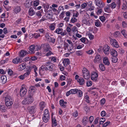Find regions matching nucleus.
<instances>
[{
  "label": "nucleus",
  "instance_id": "obj_1",
  "mask_svg": "<svg viewBox=\"0 0 127 127\" xmlns=\"http://www.w3.org/2000/svg\"><path fill=\"white\" fill-rule=\"evenodd\" d=\"M42 118L43 121L45 123H47L49 119V113L48 110L45 109Z\"/></svg>",
  "mask_w": 127,
  "mask_h": 127
},
{
  "label": "nucleus",
  "instance_id": "obj_2",
  "mask_svg": "<svg viewBox=\"0 0 127 127\" xmlns=\"http://www.w3.org/2000/svg\"><path fill=\"white\" fill-rule=\"evenodd\" d=\"M46 65V69L47 71L48 70L51 71H54L55 70V66L53 64L48 62L45 63Z\"/></svg>",
  "mask_w": 127,
  "mask_h": 127
},
{
  "label": "nucleus",
  "instance_id": "obj_3",
  "mask_svg": "<svg viewBox=\"0 0 127 127\" xmlns=\"http://www.w3.org/2000/svg\"><path fill=\"white\" fill-rule=\"evenodd\" d=\"M5 102L7 106H10L12 105L13 103V100L10 96L8 95L5 97Z\"/></svg>",
  "mask_w": 127,
  "mask_h": 127
},
{
  "label": "nucleus",
  "instance_id": "obj_4",
  "mask_svg": "<svg viewBox=\"0 0 127 127\" xmlns=\"http://www.w3.org/2000/svg\"><path fill=\"white\" fill-rule=\"evenodd\" d=\"M33 100V98L31 95L28 96L26 98H25L22 101V103L23 104H26L31 103Z\"/></svg>",
  "mask_w": 127,
  "mask_h": 127
},
{
  "label": "nucleus",
  "instance_id": "obj_5",
  "mask_svg": "<svg viewBox=\"0 0 127 127\" xmlns=\"http://www.w3.org/2000/svg\"><path fill=\"white\" fill-rule=\"evenodd\" d=\"M41 47L43 49L44 51L45 52H48L50 51H51L52 50L49 44L48 43L42 44Z\"/></svg>",
  "mask_w": 127,
  "mask_h": 127
},
{
  "label": "nucleus",
  "instance_id": "obj_6",
  "mask_svg": "<svg viewBox=\"0 0 127 127\" xmlns=\"http://www.w3.org/2000/svg\"><path fill=\"white\" fill-rule=\"evenodd\" d=\"M98 76V72L97 71H93L91 74V79L95 82L97 81Z\"/></svg>",
  "mask_w": 127,
  "mask_h": 127
},
{
  "label": "nucleus",
  "instance_id": "obj_7",
  "mask_svg": "<svg viewBox=\"0 0 127 127\" xmlns=\"http://www.w3.org/2000/svg\"><path fill=\"white\" fill-rule=\"evenodd\" d=\"M110 43L112 46L115 48H118L119 47L118 42L116 39L112 38L110 40Z\"/></svg>",
  "mask_w": 127,
  "mask_h": 127
},
{
  "label": "nucleus",
  "instance_id": "obj_8",
  "mask_svg": "<svg viewBox=\"0 0 127 127\" xmlns=\"http://www.w3.org/2000/svg\"><path fill=\"white\" fill-rule=\"evenodd\" d=\"M95 2L96 5L99 8H102L104 5V3L101 0H95Z\"/></svg>",
  "mask_w": 127,
  "mask_h": 127
},
{
  "label": "nucleus",
  "instance_id": "obj_9",
  "mask_svg": "<svg viewBox=\"0 0 127 127\" xmlns=\"http://www.w3.org/2000/svg\"><path fill=\"white\" fill-rule=\"evenodd\" d=\"M77 89H71L67 92L66 94V95L67 96H68L70 94H75L77 93Z\"/></svg>",
  "mask_w": 127,
  "mask_h": 127
},
{
  "label": "nucleus",
  "instance_id": "obj_10",
  "mask_svg": "<svg viewBox=\"0 0 127 127\" xmlns=\"http://www.w3.org/2000/svg\"><path fill=\"white\" fill-rule=\"evenodd\" d=\"M110 48L108 45H105L103 48V52L106 55H108L109 53V50Z\"/></svg>",
  "mask_w": 127,
  "mask_h": 127
},
{
  "label": "nucleus",
  "instance_id": "obj_11",
  "mask_svg": "<svg viewBox=\"0 0 127 127\" xmlns=\"http://www.w3.org/2000/svg\"><path fill=\"white\" fill-rule=\"evenodd\" d=\"M36 109V107L35 106L29 107V112L31 114H33L35 113Z\"/></svg>",
  "mask_w": 127,
  "mask_h": 127
},
{
  "label": "nucleus",
  "instance_id": "obj_12",
  "mask_svg": "<svg viewBox=\"0 0 127 127\" xmlns=\"http://www.w3.org/2000/svg\"><path fill=\"white\" fill-rule=\"evenodd\" d=\"M33 3L32 0H26L24 4L25 6L27 8H29L32 5Z\"/></svg>",
  "mask_w": 127,
  "mask_h": 127
},
{
  "label": "nucleus",
  "instance_id": "obj_13",
  "mask_svg": "<svg viewBox=\"0 0 127 127\" xmlns=\"http://www.w3.org/2000/svg\"><path fill=\"white\" fill-rule=\"evenodd\" d=\"M27 90L24 87H22L20 91V95L21 97H23L26 94Z\"/></svg>",
  "mask_w": 127,
  "mask_h": 127
},
{
  "label": "nucleus",
  "instance_id": "obj_14",
  "mask_svg": "<svg viewBox=\"0 0 127 127\" xmlns=\"http://www.w3.org/2000/svg\"><path fill=\"white\" fill-rule=\"evenodd\" d=\"M21 10V7L20 6H16L13 8V11L15 13L17 14L20 12Z\"/></svg>",
  "mask_w": 127,
  "mask_h": 127
},
{
  "label": "nucleus",
  "instance_id": "obj_15",
  "mask_svg": "<svg viewBox=\"0 0 127 127\" xmlns=\"http://www.w3.org/2000/svg\"><path fill=\"white\" fill-rule=\"evenodd\" d=\"M46 17L48 19H51L52 17V11L50 10L46 12Z\"/></svg>",
  "mask_w": 127,
  "mask_h": 127
},
{
  "label": "nucleus",
  "instance_id": "obj_16",
  "mask_svg": "<svg viewBox=\"0 0 127 127\" xmlns=\"http://www.w3.org/2000/svg\"><path fill=\"white\" fill-rule=\"evenodd\" d=\"M35 46L34 45H32L30 46L29 51L30 53L31 54H34L35 53L34 49Z\"/></svg>",
  "mask_w": 127,
  "mask_h": 127
},
{
  "label": "nucleus",
  "instance_id": "obj_17",
  "mask_svg": "<svg viewBox=\"0 0 127 127\" xmlns=\"http://www.w3.org/2000/svg\"><path fill=\"white\" fill-rule=\"evenodd\" d=\"M90 20V19L89 18H85L83 20L82 22L85 24L89 26L91 24Z\"/></svg>",
  "mask_w": 127,
  "mask_h": 127
},
{
  "label": "nucleus",
  "instance_id": "obj_18",
  "mask_svg": "<svg viewBox=\"0 0 127 127\" xmlns=\"http://www.w3.org/2000/svg\"><path fill=\"white\" fill-rule=\"evenodd\" d=\"M26 67V65L25 63H23L18 66V69L19 71H21L24 69Z\"/></svg>",
  "mask_w": 127,
  "mask_h": 127
},
{
  "label": "nucleus",
  "instance_id": "obj_19",
  "mask_svg": "<svg viewBox=\"0 0 127 127\" xmlns=\"http://www.w3.org/2000/svg\"><path fill=\"white\" fill-rule=\"evenodd\" d=\"M103 63L105 65H108L110 64L108 58L106 57L103 58Z\"/></svg>",
  "mask_w": 127,
  "mask_h": 127
},
{
  "label": "nucleus",
  "instance_id": "obj_20",
  "mask_svg": "<svg viewBox=\"0 0 127 127\" xmlns=\"http://www.w3.org/2000/svg\"><path fill=\"white\" fill-rule=\"evenodd\" d=\"M88 117L87 116L84 117L82 120V122L83 125L86 126L88 122Z\"/></svg>",
  "mask_w": 127,
  "mask_h": 127
},
{
  "label": "nucleus",
  "instance_id": "obj_21",
  "mask_svg": "<svg viewBox=\"0 0 127 127\" xmlns=\"http://www.w3.org/2000/svg\"><path fill=\"white\" fill-rule=\"evenodd\" d=\"M35 12L34 11L32 7H30L28 11L29 15L30 16H32L34 15L35 14Z\"/></svg>",
  "mask_w": 127,
  "mask_h": 127
},
{
  "label": "nucleus",
  "instance_id": "obj_22",
  "mask_svg": "<svg viewBox=\"0 0 127 127\" xmlns=\"http://www.w3.org/2000/svg\"><path fill=\"white\" fill-rule=\"evenodd\" d=\"M21 60L20 59L19 57H17L13 59L12 60V62L15 64H17L21 62Z\"/></svg>",
  "mask_w": 127,
  "mask_h": 127
},
{
  "label": "nucleus",
  "instance_id": "obj_23",
  "mask_svg": "<svg viewBox=\"0 0 127 127\" xmlns=\"http://www.w3.org/2000/svg\"><path fill=\"white\" fill-rule=\"evenodd\" d=\"M101 60L100 56L99 55H97L95 58L94 61L95 63H98Z\"/></svg>",
  "mask_w": 127,
  "mask_h": 127
},
{
  "label": "nucleus",
  "instance_id": "obj_24",
  "mask_svg": "<svg viewBox=\"0 0 127 127\" xmlns=\"http://www.w3.org/2000/svg\"><path fill=\"white\" fill-rule=\"evenodd\" d=\"M110 54L112 57H117L118 55V53L116 51L112 49L110 50Z\"/></svg>",
  "mask_w": 127,
  "mask_h": 127
},
{
  "label": "nucleus",
  "instance_id": "obj_25",
  "mask_svg": "<svg viewBox=\"0 0 127 127\" xmlns=\"http://www.w3.org/2000/svg\"><path fill=\"white\" fill-rule=\"evenodd\" d=\"M63 63L64 66L66 67L67 65L70 64L69 60L68 59H65L63 61Z\"/></svg>",
  "mask_w": 127,
  "mask_h": 127
},
{
  "label": "nucleus",
  "instance_id": "obj_26",
  "mask_svg": "<svg viewBox=\"0 0 127 127\" xmlns=\"http://www.w3.org/2000/svg\"><path fill=\"white\" fill-rule=\"evenodd\" d=\"M60 103L61 106L65 107H66V105L67 103V102L66 101H64L63 99H61L60 101Z\"/></svg>",
  "mask_w": 127,
  "mask_h": 127
},
{
  "label": "nucleus",
  "instance_id": "obj_27",
  "mask_svg": "<svg viewBox=\"0 0 127 127\" xmlns=\"http://www.w3.org/2000/svg\"><path fill=\"white\" fill-rule=\"evenodd\" d=\"M81 41L85 44L88 43V40L85 37H82L80 39Z\"/></svg>",
  "mask_w": 127,
  "mask_h": 127
},
{
  "label": "nucleus",
  "instance_id": "obj_28",
  "mask_svg": "<svg viewBox=\"0 0 127 127\" xmlns=\"http://www.w3.org/2000/svg\"><path fill=\"white\" fill-rule=\"evenodd\" d=\"M78 82L80 85H82L84 84L85 82L84 79L80 77L77 80Z\"/></svg>",
  "mask_w": 127,
  "mask_h": 127
},
{
  "label": "nucleus",
  "instance_id": "obj_29",
  "mask_svg": "<svg viewBox=\"0 0 127 127\" xmlns=\"http://www.w3.org/2000/svg\"><path fill=\"white\" fill-rule=\"evenodd\" d=\"M95 25L96 27H101L102 24L99 20H97L95 22Z\"/></svg>",
  "mask_w": 127,
  "mask_h": 127
},
{
  "label": "nucleus",
  "instance_id": "obj_30",
  "mask_svg": "<svg viewBox=\"0 0 127 127\" xmlns=\"http://www.w3.org/2000/svg\"><path fill=\"white\" fill-rule=\"evenodd\" d=\"M77 92V94L78 97H81L83 95V93L81 91L78 89V90Z\"/></svg>",
  "mask_w": 127,
  "mask_h": 127
},
{
  "label": "nucleus",
  "instance_id": "obj_31",
  "mask_svg": "<svg viewBox=\"0 0 127 127\" xmlns=\"http://www.w3.org/2000/svg\"><path fill=\"white\" fill-rule=\"evenodd\" d=\"M45 106V103L43 102H41L40 103L39 107L40 109L42 110Z\"/></svg>",
  "mask_w": 127,
  "mask_h": 127
},
{
  "label": "nucleus",
  "instance_id": "obj_32",
  "mask_svg": "<svg viewBox=\"0 0 127 127\" xmlns=\"http://www.w3.org/2000/svg\"><path fill=\"white\" fill-rule=\"evenodd\" d=\"M52 123L55 126H56L57 125V123L56 122V120L55 117H53L52 116Z\"/></svg>",
  "mask_w": 127,
  "mask_h": 127
},
{
  "label": "nucleus",
  "instance_id": "obj_33",
  "mask_svg": "<svg viewBox=\"0 0 127 127\" xmlns=\"http://www.w3.org/2000/svg\"><path fill=\"white\" fill-rule=\"evenodd\" d=\"M63 29L62 28H58L54 32L57 33L58 34H60L62 32H63Z\"/></svg>",
  "mask_w": 127,
  "mask_h": 127
},
{
  "label": "nucleus",
  "instance_id": "obj_34",
  "mask_svg": "<svg viewBox=\"0 0 127 127\" xmlns=\"http://www.w3.org/2000/svg\"><path fill=\"white\" fill-rule=\"evenodd\" d=\"M1 79L2 80V82L3 83H5L6 81V77L5 75L2 76L1 77Z\"/></svg>",
  "mask_w": 127,
  "mask_h": 127
},
{
  "label": "nucleus",
  "instance_id": "obj_35",
  "mask_svg": "<svg viewBox=\"0 0 127 127\" xmlns=\"http://www.w3.org/2000/svg\"><path fill=\"white\" fill-rule=\"evenodd\" d=\"M83 77L86 79H88L90 78V75L89 73L83 74Z\"/></svg>",
  "mask_w": 127,
  "mask_h": 127
},
{
  "label": "nucleus",
  "instance_id": "obj_36",
  "mask_svg": "<svg viewBox=\"0 0 127 127\" xmlns=\"http://www.w3.org/2000/svg\"><path fill=\"white\" fill-rule=\"evenodd\" d=\"M44 7V11L45 12H47L48 11L47 10L49 7V5L46 4H44L43 5Z\"/></svg>",
  "mask_w": 127,
  "mask_h": 127
},
{
  "label": "nucleus",
  "instance_id": "obj_37",
  "mask_svg": "<svg viewBox=\"0 0 127 127\" xmlns=\"http://www.w3.org/2000/svg\"><path fill=\"white\" fill-rule=\"evenodd\" d=\"M99 67L100 68V70L102 71H103L105 70V68L104 66V65L103 64H101L99 65Z\"/></svg>",
  "mask_w": 127,
  "mask_h": 127
},
{
  "label": "nucleus",
  "instance_id": "obj_38",
  "mask_svg": "<svg viewBox=\"0 0 127 127\" xmlns=\"http://www.w3.org/2000/svg\"><path fill=\"white\" fill-rule=\"evenodd\" d=\"M109 6L111 8L113 9L116 7V4L115 2H113L111 4H109Z\"/></svg>",
  "mask_w": 127,
  "mask_h": 127
},
{
  "label": "nucleus",
  "instance_id": "obj_39",
  "mask_svg": "<svg viewBox=\"0 0 127 127\" xmlns=\"http://www.w3.org/2000/svg\"><path fill=\"white\" fill-rule=\"evenodd\" d=\"M109 4H108L104 8L105 11L107 12H109L110 9V7L109 6Z\"/></svg>",
  "mask_w": 127,
  "mask_h": 127
},
{
  "label": "nucleus",
  "instance_id": "obj_40",
  "mask_svg": "<svg viewBox=\"0 0 127 127\" xmlns=\"http://www.w3.org/2000/svg\"><path fill=\"white\" fill-rule=\"evenodd\" d=\"M34 38L37 39L40 36V35L39 33H35L33 34Z\"/></svg>",
  "mask_w": 127,
  "mask_h": 127
},
{
  "label": "nucleus",
  "instance_id": "obj_41",
  "mask_svg": "<svg viewBox=\"0 0 127 127\" xmlns=\"http://www.w3.org/2000/svg\"><path fill=\"white\" fill-rule=\"evenodd\" d=\"M118 61V58L116 57H112V62L116 63Z\"/></svg>",
  "mask_w": 127,
  "mask_h": 127
},
{
  "label": "nucleus",
  "instance_id": "obj_42",
  "mask_svg": "<svg viewBox=\"0 0 127 127\" xmlns=\"http://www.w3.org/2000/svg\"><path fill=\"white\" fill-rule=\"evenodd\" d=\"M36 90V88L35 87L32 86L30 87L29 89V91H31V92H34Z\"/></svg>",
  "mask_w": 127,
  "mask_h": 127
},
{
  "label": "nucleus",
  "instance_id": "obj_43",
  "mask_svg": "<svg viewBox=\"0 0 127 127\" xmlns=\"http://www.w3.org/2000/svg\"><path fill=\"white\" fill-rule=\"evenodd\" d=\"M55 25L54 24H51L49 26L50 29L52 30H53L55 29Z\"/></svg>",
  "mask_w": 127,
  "mask_h": 127
},
{
  "label": "nucleus",
  "instance_id": "obj_44",
  "mask_svg": "<svg viewBox=\"0 0 127 127\" xmlns=\"http://www.w3.org/2000/svg\"><path fill=\"white\" fill-rule=\"evenodd\" d=\"M83 74L89 73V71L85 68H84L82 70Z\"/></svg>",
  "mask_w": 127,
  "mask_h": 127
},
{
  "label": "nucleus",
  "instance_id": "obj_45",
  "mask_svg": "<svg viewBox=\"0 0 127 127\" xmlns=\"http://www.w3.org/2000/svg\"><path fill=\"white\" fill-rule=\"evenodd\" d=\"M26 54V51H22L20 52V55L21 57H23L25 56Z\"/></svg>",
  "mask_w": 127,
  "mask_h": 127
},
{
  "label": "nucleus",
  "instance_id": "obj_46",
  "mask_svg": "<svg viewBox=\"0 0 127 127\" xmlns=\"http://www.w3.org/2000/svg\"><path fill=\"white\" fill-rule=\"evenodd\" d=\"M97 9V13L98 15L100 14L102 12V9L101 8H99L98 7L96 8Z\"/></svg>",
  "mask_w": 127,
  "mask_h": 127
},
{
  "label": "nucleus",
  "instance_id": "obj_47",
  "mask_svg": "<svg viewBox=\"0 0 127 127\" xmlns=\"http://www.w3.org/2000/svg\"><path fill=\"white\" fill-rule=\"evenodd\" d=\"M5 109V107L4 105L0 104V110L2 112L4 111Z\"/></svg>",
  "mask_w": 127,
  "mask_h": 127
},
{
  "label": "nucleus",
  "instance_id": "obj_48",
  "mask_svg": "<svg viewBox=\"0 0 127 127\" xmlns=\"http://www.w3.org/2000/svg\"><path fill=\"white\" fill-rule=\"evenodd\" d=\"M120 35V33L118 31L115 32L114 34V36L115 37H117L118 36H119Z\"/></svg>",
  "mask_w": 127,
  "mask_h": 127
},
{
  "label": "nucleus",
  "instance_id": "obj_49",
  "mask_svg": "<svg viewBox=\"0 0 127 127\" xmlns=\"http://www.w3.org/2000/svg\"><path fill=\"white\" fill-rule=\"evenodd\" d=\"M36 16H38L39 18H40L42 16L41 12L40 11H37L36 13Z\"/></svg>",
  "mask_w": 127,
  "mask_h": 127
},
{
  "label": "nucleus",
  "instance_id": "obj_50",
  "mask_svg": "<svg viewBox=\"0 0 127 127\" xmlns=\"http://www.w3.org/2000/svg\"><path fill=\"white\" fill-rule=\"evenodd\" d=\"M46 65H42L41 66L40 68V70H42V71H44V70H46L47 71V69H46Z\"/></svg>",
  "mask_w": 127,
  "mask_h": 127
},
{
  "label": "nucleus",
  "instance_id": "obj_51",
  "mask_svg": "<svg viewBox=\"0 0 127 127\" xmlns=\"http://www.w3.org/2000/svg\"><path fill=\"white\" fill-rule=\"evenodd\" d=\"M79 14V13L77 12L74 11L73 13V17H78Z\"/></svg>",
  "mask_w": 127,
  "mask_h": 127
},
{
  "label": "nucleus",
  "instance_id": "obj_52",
  "mask_svg": "<svg viewBox=\"0 0 127 127\" xmlns=\"http://www.w3.org/2000/svg\"><path fill=\"white\" fill-rule=\"evenodd\" d=\"M38 31L41 33L43 34L45 33V30L43 28L39 29Z\"/></svg>",
  "mask_w": 127,
  "mask_h": 127
},
{
  "label": "nucleus",
  "instance_id": "obj_53",
  "mask_svg": "<svg viewBox=\"0 0 127 127\" xmlns=\"http://www.w3.org/2000/svg\"><path fill=\"white\" fill-rule=\"evenodd\" d=\"M126 31L125 30H123L121 32V33L125 37H127V35L126 33Z\"/></svg>",
  "mask_w": 127,
  "mask_h": 127
},
{
  "label": "nucleus",
  "instance_id": "obj_54",
  "mask_svg": "<svg viewBox=\"0 0 127 127\" xmlns=\"http://www.w3.org/2000/svg\"><path fill=\"white\" fill-rule=\"evenodd\" d=\"M64 8L62 6H60L59 7L58 10V12L59 13L61 11H63Z\"/></svg>",
  "mask_w": 127,
  "mask_h": 127
},
{
  "label": "nucleus",
  "instance_id": "obj_55",
  "mask_svg": "<svg viewBox=\"0 0 127 127\" xmlns=\"http://www.w3.org/2000/svg\"><path fill=\"white\" fill-rule=\"evenodd\" d=\"M77 28L75 26L74 27L71 29V31L72 32H73L74 33L76 32H77Z\"/></svg>",
  "mask_w": 127,
  "mask_h": 127
},
{
  "label": "nucleus",
  "instance_id": "obj_56",
  "mask_svg": "<svg viewBox=\"0 0 127 127\" xmlns=\"http://www.w3.org/2000/svg\"><path fill=\"white\" fill-rule=\"evenodd\" d=\"M49 42L54 43L55 41V39L54 38L51 37L48 40Z\"/></svg>",
  "mask_w": 127,
  "mask_h": 127
},
{
  "label": "nucleus",
  "instance_id": "obj_57",
  "mask_svg": "<svg viewBox=\"0 0 127 127\" xmlns=\"http://www.w3.org/2000/svg\"><path fill=\"white\" fill-rule=\"evenodd\" d=\"M100 104L102 105H104L105 103V100L104 98H103L100 100Z\"/></svg>",
  "mask_w": 127,
  "mask_h": 127
},
{
  "label": "nucleus",
  "instance_id": "obj_58",
  "mask_svg": "<svg viewBox=\"0 0 127 127\" xmlns=\"http://www.w3.org/2000/svg\"><path fill=\"white\" fill-rule=\"evenodd\" d=\"M92 81H87L86 83L87 86L88 87L91 86L92 85Z\"/></svg>",
  "mask_w": 127,
  "mask_h": 127
},
{
  "label": "nucleus",
  "instance_id": "obj_59",
  "mask_svg": "<svg viewBox=\"0 0 127 127\" xmlns=\"http://www.w3.org/2000/svg\"><path fill=\"white\" fill-rule=\"evenodd\" d=\"M78 115V113L77 111H75L73 113V115L75 117H76Z\"/></svg>",
  "mask_w": 127,
  "mask_h": 127
},
{
  "label": "nucleus",
  "instance_id": "obj_60",
  "mask_svg": "<svg viewBox=\"0 0 127 127\" xmlns=\"http://www.w3.org/2000/svg\"><path fill=\"white\" fill-rule=\"evenodd\" d=\"M32 69V66L29 67L27 70L26 72L30 74Z\"/></svg>",
  "mask_w": 127,
  "mask_h": 127
},
{
  "label": "nucleus",
  "instance_id": "obj_61",
  "mask_svg": "<svg viewBox=\"0 0 127 127\" xmlns=\"http://www.w3.org/2000/svg\"><path fill=\"white\" fill-rule=\"evenodd\" d=\"M77 21V19L75 18L74 17L72 18L71 19L70 21V22L73 23H74L76 22Z\"/></svg>",
  "mask_w": 127,
  "mask_h": 127
},
{
  "label": "nucleus",
  "instance_id": "obj_62",
  "mask_svg": "<svg viewBox=\"0 0 127 127\" xmlns=\"http://www.w3.org/2000/svg\"><path fill=\"white\" fill-rule=\"evenodd\" d=\"M105 119L104 118H101L100 120V124H103L104 122L105 121Z\"/></svg>",
  "mask_w": 127,
  "mask_h": 127
},
{
  "label": "nucleus",
  "instance_id": "obj_63",
  "mask_svg": "<svg viewBox=\"0 0 127 127\" xmlns=\"http://www.w3.org/2000/svg\"><path fill=\"white\" fill-rule=\"evenodd\" d=\"M99 118L98 117L96 118L94 120L93 122V123L95 125L98 123V121Z\"/></svg>",
  "mask_w": 127,
  "mask_h": 127
},
{
  "label": "nucleus",
  "instance_id": "obj_64",
  "mask_svg": "<svg viewBox=\"0 0 127 127\" xmlns=\"http://www.w3.org/2000/svg\"><path fill=\"white\" fill-rule=\"evenodd\" d=\"M100 114L101 116L104 117L106 115V113L104 111H102L101 112Z\"/></svg>",
  "mask_w": 127,
  "mask_h": 127
}]
</instances>
